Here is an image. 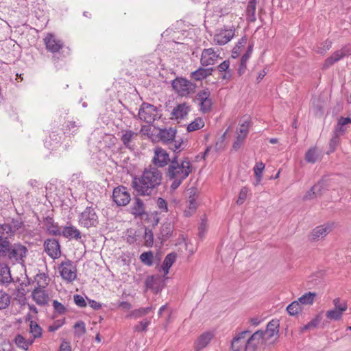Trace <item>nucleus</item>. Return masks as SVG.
I'll use <instances>...</instances> for the list:
<instances>
[{
    "mask_svg": "<svg viewBox=\"0 0 351 351\" xmlns=\"http://www.w3.org/2000/svg\"><path fill=\"white\" fill-rule=\"evenodd\" d=\"M332 302L335 308L341 311L342 313L347 310L348 305L346 301H341L339 298H335L333 300Z\"/></svg>",
    "mask_w": 351,
    "mask_h": 351,
    "instance_id": "nucleus-52",
    "label": "nucleus"
},
{
    "mask_svg": "<svg viewBox=\"0 0 351 351\" xmlns=\"http://www.w3.org/2000/svg\"><path fill=\"white\" fill-rule=\"evenodd\" d=\"M317 296V293L314 292H307L300 296L297 300L302 306V305H312Z\"/></svg>",
    "mask_w": 351,
    "mask_h": 351,
    "instance_id": "nucleus-34",
    "label": "nucleus"
},
{
    "mask_svg": "<svg viewBox=\"0 0 351 351\" xmlns=\"http://www.w3.org/2000/svg\"><path fill=\"white\" fill-rule=\"evenodd\" d=\"M339 136H340L339 134L335 132L332 138L330 139V147L332 152H333L335 149L337 145L339 143Z\"/></svg>",
    "mask_w": 351,
    "mask_h": 351,
    "instance_id": "nucleus-62",
    "label": "nucleus"
},
{
    "mask_svg": "<svg viewBox=\"0 0 351 351\" xmlns=\"http://www.w3.org/2000/svg\"><path fill=\"white\" fill-rule=\"evenodd\" d=\"M213 337V334L210 332H206L202 334L195 342V350L199 351L205 348Z\"/></svg>",
    "mask_w": 351,
    "mask_h": 351,
    "instance_id": "nucleus-27",
    "label": "nucleus"
},
{
    "mask_svg": "<svg viewBox=\"0 0 351 351\" xmlns=\"http://www.w3.org/2000/svg\"><path fill=\"white\" fill-rule=\"evenodd\" d=\"M319 153L317 149L314 147H311L305 154V160L309 163H315L319 158Z\"/></svg>",
    "mask_w": 351,
    "mask_h": 351,
    "instance_id": "nucleus-41",
    "label": "nucleus"
},
{
    "mask_svg": "<svg viewBox=\"0 0 351 351\" xmlns=\"http://www.w3.org/2000/svg\"><path fill=\"white\" fill-rule=\"evenodd\" d=\"M252 52V46L250 45L246 52L242 56L240 60V64L238 69V73L239 75H242L246 70V63L249 60Z\"/></svg>",
    "mask_w": 351,
    "mask_h": 351,
    "instance_id": "nucleus-32",
    "label": "nucleus"
},
{
    "mask_svg": "<svg viewBox=\"0 0 351 351\" xmlns=\"http://www.w3.org/2000/svg\"><path fill=\"white\" fill-rule=\"evenodd\" d=\"M247 338L248 351H256L258 347L265 340L262 330H258Z\"/></svg>",
    "mask_w": 351,
    "mask_h": 351,
    "instance_id": "nucleus-19",
    "label": "nucleus"
},
{
    "mask_svg": "<svg viewBox=\"0 0 351 351\" xmlns=\"http://www.w3.org/2000/svg\"><path fill=\"white\" fill-rule=\"evenodd\" d=\"M332 230L330 224H324L314 228L311 233V239L316 241L325 237Z\"/></svg>",
    "mask_w": 351,
    "mask_h": 351,
    "instance_id": "nucleus-21",
    "label": "nucleus"
},
{
    "mask_svg": "<svg viewBox=\"0 0 351 351\" xmlns=\"http://www.w3.org/2000/svg\"><path fill=\"white\" fill-rule=\"evenodd\" d=\"M14 341L19 348L27 350L29 347L34 343V339H26L21 335H17L15 337Z\"/></svg>",
    "mask_w": 351,
    "mask_h": 351,
    "instance_id": "nucleus-36",
    "label": "nucleus"
},
{
    "mask_svg": "<svg viewBox=\"0 0 351 351\" xmlns=\"http://www.w3.org/2000/svg\"><path fill=\"white\" fill-rule=\"evenodd\" d=\"M279 322L276 319L271 320L267 325L266 330H263V337L265 341L271 339L278 333Z\"/></svg>",
    "mask_w": 351,
    "mask_h": 351,
    "instance_id": "nucleus-23",
    "label": "nucleus"
},
{
    "mask_svg": "<svg viewBox=\"0 0 351 351\" xmlns=\"http://www.w3.org/2000/svg\"><path fill=\"white\" fill-rule=\"evenodd\" d=\"M58 271L62 278L67 282H72L77 278L76 265L71 260L62 261L58 266Z\"/></svg>",
    "mask_w": 351,
    "mask_h": 351,
    "instance_id": "nucleus-7",
    "label": "nucleus"
},
{
    "mask_svg": "<svg viewBox=\"0 0 351 351\" xmlns=\"http://www.w3.org/2000/svg\"><path fill=\"white\" fill-rule=\"evenodd\" d=\"M219 72H224L221 78L226 80H230L232 77V71L230 69V60H226L217 66Z\"/></svg>",
    "mask_w": 351,
    "mask_h": 351,
    "instance_id": "nucleus-33",
    "label": "nucleus"
},
{
    "mask_svg": "<svg viewBox=\"0 0 351 351\" xmlns=\"http://www.w3.org/2000/svg\"><path fill=\"white\" fill-rule=\"evenodd\" d=\"M145 283L147 289L152 290L155 293H159L163 287V281L158 275L148 276Z\"/></svg>",
    "mask_w": 351,
    "mask_h": 351,
    "instance_id": "nucleus-20",
    "label": "nucleus"
},
{
    "mask_svg": "<svg viewBox=\"0 0 351 351\" xmlns=\"http://www.w3.org/2000/svg\"><path fill=\"white\" fill-rule=\"evenodd\" d=\"M12 199L9 190L7 188L0 186V209L9 206Z\"/></svg>",
    "mask_w": 351,
    "mask_h": 351,
    "instance_id": "nucleus-30",
    "label": "nucleus"
},
{
    "mask_svg": "<svg viewBox=\"0 0 351 351\" xmlns=\"http://www.w3.org/2000/svg\"><path fill=\"white\" fill-rule=\"evenodd\" d=\"M171 84L175 92L181 97H187L193 93L196 88L195 84L183 77H176Z\"/></svg>",
    "mask_w": 351,
    "mask_h": 351,
    "instance_id": "nucleus-5",
    "label": "nucleus"
},
{
    "mask_svg": "<svg viewBox=\"0 0 351 351\" xmlns=\"http://www.w3.org/2000/svg\"><path fill=\"white\" fill-rule=\"evenodd\" d=\"M190 110V106L186 103L178 104L171 112V115L176 119H182L187 115Z\"/></svg>",
    "mask_w": 351,
    "mask_h": 351,
    "instance_id": "nucleus-28",
    "label": "nucleus"
},
{
    "mask_svg": "<svg viewBox=\"0 0 351 351\" xmlns=\"http://www.w3.org/2000/svg\"><path fill=\"white\" fill-rule=\"evenodd\" d=\"M157 206L161 212H167L168 207L167 202L162 197H158L157 199Z\"/></svg>",
    "mask_w": 351,
    "mask_h": 351,
    "instance_id": "nucleus-63",
    "label": "nucleus"
},
{
    "mask_svg": "<svg viewBox=\"0 0 351 351\" xmlns=\"http://www.w3.org/2000/svg\"><path fill=\"white\" fill-rule=\"evenodd\" d=\"M96 207L87 206L79 216V223L85 228L95 227L98 223V216L95 211Z\"/></svg>",
    "mask_w": 351,
    "mask_h": 351,
    "instance_id": "nucleus-6",
    "label": "nucleus"
},
{
    "mask_svg": "<svg viewBox=\"0 0 351 351\" xmlns=\"http://www.w3.org/2000/svg\"><path fill=\"white\" fill-rule=\"evenodd\" d=\"M120 139L124 147L130 151L135 149V141L137 138L138 133L131 130H123L120 132Z\"/></svg>",
    "mask_w": 351,
    "mask_h": 351,
    "instance_id": "nucleus-14",
    "label": "nucleus"
},
{
    "mask_svg": "<svg viewBox=\"0 0 351 351\" xmlns=\"http://www.w3.org/2000/svg\"><path fill=\"white\" fill-rule=\"evenodd\" d=\"M250 127V121L245 120L243 123H241L240 125L239 128L237 130V134H241L245 137H247Z\"/></svg>",
    "mask_w": 351,
    "mask_h": 351,
    "instance_id": "nucleus-51",
    "label": "nucleus"
},
{
    "mask_svg": "<svg viewBox=\"0 0 351 351\" xmlns=\"http://www.w3.org/2000/svg\"><path fill=\"white\" fill-rule=\"evenodd\" d=\"M32 296L34 301L39 306H45L48 302L49 295L45 289L34 288Z\"/></svg>",
    "mask_w": 351,
    "mask_h": 351,
    "instance_id": "nucleus-22",
    "label": "nucleus"
},
{
    "mask_svg": "<svg viewBox=\"0 0 351 351\" xmlns=\"http://www.w3.org/2000/svg\"><path fill=\"white\" fill-rule=\"evenodd\" d=\"M64 319L55 321L53 324L50 325L48 328L49 332H55L58 330L64 324Z\"/></svg>",
    "mask_w": 351,
    "mask_h": 351,
    "instance_id": "nucleus-61",
    "label": "nucleus"
},
{
    "mask_svg": "<svg viewBox=\"0 0 351 351\" xmlns=\"http://www.w3.org/2000/svg\"><path fill=\"white\" fill-rule=\"evenodd\" d=\"M331 46L332 42L327 40L318 45L315 49V51L319 54L324 55L331 48Z\"/></svg>",
    "mask_w": 351,
    "mask_h": 351,
    "instance_id": "nucleus-48",
    "label": "nucleus"
},
{
    "mask_svg": "<svg viewBox=\"0 0 351 351\" xmlns=\"http://www.w3.org/2000/svg\"><path fill=\"white\" fill-rule=\"evenodd\" d=\"M258 0H249L246 8V16L247 19L250 22H254L256 20V10Z\"/></svg>",
    "mask_w": 351,
    "mask_h": 351,
    "instance_id": "nucleus-31",
    "label": "nucleus"
},
{
    "mask_svg": "<svg viewBox=\"0 0 351 351\" xmlns=\"http://www.w3.org/2000/svg\"><path fill=\"white\" fill-rule=\"evenodd\" d=\"M350 123H351L350 118L341 117L338 121L335 132L340 135L343 134L348 130V124Z\"/></svg>",
    "mask_w": 351,
    "mask_h": 351,
    "instance_id": "nucleus-37",
    "label": "nucleus"
},
{
    "mask_svg": "<svg viewBox=\"0 0 351 351\" xmlns=\"http://www.w3.org/2000/svg\"><path fill=\"white\" fill-rule=\"evenodd\" d=\"M321 321V318L317 315L307 324L303 327V330H309L315 328Z\"/></svg>",
    "mask_w": 351,
    "mask_h": 351,
    "instance_id": "nucleus-56",
    "label": "nucleus"
},
{
    "mask_svg": "<svg viewBox=\"0 0 351 351\" xmlns=\"http://www.w3.org/2000/svg\"><path fill=\"white\" fill-rule=\"evenodd\" d=\"M12 281L10 269L8 264L4 262L0 263V284L8 285Z\"/></svg>",
    "mask_w": 351,
    "mask_h": 351,
    "instance_id": "nucleus-25",
    "label": "nucleus"
},
{
    "mask_svg": "<svg viewBox=\"0 0 351 351\" xmlns=\"http://www.w3.org/2000/svg\"><path fill=\"white\" fill-rule=\"evenodd\" d=\"M315 197H317L315 191L313 190V186L308 190L303 197V200H311Z\"/></svg>",
    "mask_w": 351,
    "mask_h": 351,
    "instance_id": "nucleus-64",
    "label": "nucleus"
},
{
    "mask_svg": "<svg viewBox=\"0 0 351 351\" xmlns=\"http://www.w3.org/2000/svg\"><path fill=\"white\" fill-rule=\"evenodd\" d=\"M219 58V50H215L213 48L204 49L202 51L200 64L202 66L214 65Z\"/></svg>",
    "mask_w": 351,
    "mask_h": 351,
    "instance_id": "nucleus-11",
    "label": "nucleus"
},
{
    "mask_svg": "<svg viewBox=\"0 0 351 351\" xmlns=\"http://www.w3.org/2000/svg\"><path fill=\"white\" fill-rule=\"evenodd\" d=\"M192 165L189 158H184L179 161L178 156L175 155L171 160L168 167L167 176L173 182L171 189H178L189 174L192 172Z\"/></svg>",
    "mask_w": 351,
    "mask_h": 351,
    "instance_id": "nucleus-3",
    "label": "nucleus"
},
{
    "mask_svg": "<svg viewBox=\"0 0 351 351\" xmlns=\"http://www.w3.org/2000/svg\"><path fill=\"white\" fill-rule=\"evenodd\" d=\"M140 259L143 263L150 266L153 263V253L152 252H143L141 254Z\"/></svg>",
    "mask_w": 351,
    "mask_h": 351,
    "instance_id": "nucleus-53",
    "label": "nucleus"
},
{
    "mask_svg": "<svg viewBox=\"0 0 351 351\" xmlns=\"http://www.w3.org/2000/svg\"><path fill=\"white\" fill-rule=\"evenodd\" d=\"M351 54V47L348 46L343 47L341 49L335 51L324 62L322 69H327L333 65L335 62L341 60L343 58Z\"/></svg>",
    "mask_w": 351,
    "mask_h": 351,
    "instance_id": "nucleus-12",
    "label": "nucleus"
},
{
    "mask_svg": "<svg viewBox=\"0 0 351 351\" xmlns=\"http://www.w3.org/2000/svg\"><path fill=\"white\" fill-rule=\"evenodd\" d=\"M162 180V172L158 168L149 166L141 175L133 177L131 186L137 195L151 196L157 192Z\"/></svg>",
    "mask_w": 351,
    "mask_h": 351,
    "instance_id": "nucleus-2",
    "label": "nucleus"
},
{
    "mask_svg": "<svg viewBox=\"0 0 351 351\" xmlns=\"http://www.w3.org/2000/svg\"><path fill=\"white\" fill-rule=\"evenodd\" d=\"M45 252L53 259H56L60 256V245L58 240L55 239H48L44 243Z\"/></svg>",
    "mask_w": 351,
    "mask_h": 351,
    "instance_id": "nucleus-15",
    "label": "nucleus"
},
{
    "mask_svg": "<svg viewBox=\"0 0 351 351\" xmlns=\"http://www.w3.org/2000/svg\"><path fill=\"white\" fill-rule=\"evenodd\" d=\"M130 213L135 217H142L145 213L143 202L140 198H136L130 208Z\"/></svg>",
    "mask_w": 351,
    "mask_h": 351,
    "instance_id": "nucleus-29",
    "label": "nucleus"
},
{
    "mask_svg": "<svg viewBox=\"0 0 351 351\" xmlns=\"http://www.w3.org/2000/svg\"><path fill=\"white\" fill-rule=\"evenodd\" d=\"M234 36V29H222L214 36V42L219 45L228 43Z\"/></svg>",
    "mask_w": 351,
    "mask_h": 351,
    "instance_id": "nucleus-17",
    "label": "nucleus"
},
{
    "mask_svg": "<svg viewBox=\"0 0 351 351\" xmlns=\"http://www.w3.org/2000/svg\"><path fill=\"white\" fill-rule=\"evenodd\" d=\"M29 333L33 337L32 339L34 340L42 337L43 329L35 321H31L29 323Z\"/></svg>",
    "mask_w": 351,
    "mask_h": 351,
    "instance_id": "nucleus-39",
    "label": "nucleus"
},
{
    "mask_svg": "<svg viewBox=\"0 0 351 351\" xmlns=\"http://www.w3.org/2000/svg\"><path fill=\"white\" fill-rule=\"evenodd\" d=\"M176 134V130L173 128H160L157 136L163 143L168 145L170 149L180 152L184 149L183 141L181 138H177Z\"/></svg>",
    "mask_w": 351,
    "mask_h": 351,
    "instance_id": "nucleus-4",
    "label": "nucleus"
},
{
    "mask_svg": "<svg viewBox=\"0 0 351 351\" xmlns=\"http://www.w3.org/2000/svg\"><path fill=\"white\" fill-rule=\"evenodd\" d=\"M25 226L21 218L8 219L0 223V258L7 259L12 265H25L28 254L27 247L21 243H11L9 238H12Z\"/></svg>",
    "mask_w": 351,
    "mask_h": 351,
    "instance_id": "nucleus-1",
    "label": "nucleus"
},
{
    "mask_svg": "<svg viewBox=\"0 0 351 351\" xmlns=\"http://www.w3.org/2000/svg\"><path fill=\"white\" fill-rule=\"evenodd\" d=\"M138 117L147 123H152L156 119L160 117V114H159L158 108L154 105L143 103L138 110Z\"/></svg>",
    "mask_w": 351,
    "mask_h": 351,
    "instance_id": "nucleus-8",
    "label": "nucleus"
},
{
    "mask_svg": "<svg viewBox=\"0 0 351 351\" xmlns=\"http://www.w3.org/2000/svg\"><path fill=\"white\" fill-rule=\"evenodd\" d=\"M313 190L317 197L323 195L324 191L326 189V184L324 181H319L316 184L313 186Z\"/></svg>",
    "mask_w": 351,
    "mask_h": 351,
    "instance_id": "nucleus-55",
    "label": "nucleus"
},
{
    "mask_svg": "<svg viewBox=\"0 0 351 351\" xmlns=\"http://www.w3.org/2000/svg\"><path fill=\"white\" fill-rule=\"evenodd\" d=\"M265 169V164L262 162H256L254 167V175L256 176V184H258L262 179L263 171Z\"/></svg>",
    "mask_w": 351,
    "mask_h": 351,
    "instance_id": "nucleus-46",
    "label": "nucleus"
},
{
    "mask_svg": "<svg viewBox=\"0 0 351 351\" xmlns=\"http://www.w3.org/2000/svg\"><path fill=\"white\" fill-rule=\"evenodd\" d=\"M47 230L49 234L51 235H60L62 234V230L60 228L56 223H54L51 219H49L47 225Z\"/></svg>",
    "mask_w": 351,
    "mask_h": 351,
    "instance_id": "nucleus-44",
    "label": "nucleus"
},
{
    "mask_svg": "<svg viewBox=\"0 0 351 351\" xmlns=\"http://www.w3.org/2000/svg\"><path fill=\"white\" fill-rule=\"evenodd\" d=\"M73 327L75 329V336L77 337V338H80L86 332L85 324L83 321H78L75 324Z\"/></svg>",
    "mask_w": 351,
    "mask_h": 351,
    "instance_id": "nucleus-45",
    "label": "nucleus"
},
{
    "mask_svg": "<svg viewBox=\"0 0 351 351\" xmlns=\"http://www.w3.org/2000/svg\"><path fill=\"white\" fill-rule=\"evenodd\" d=\"M34 280L37 284L35 288L45 289L49 282V278L45 273H40L35 276Z\"/></svg>",
    "mask_w": 351,
    "mask_h": 351,
    "instance_id": "nucleus-38",
    "label": "nucleus"
},
{
    "mask_svg": "<svg viewBox=\"0 0 351 351\" xmlns=\"http://www.w3.org/2000/svg\"><path fill=\"white\" fill-rule=\"evenodd\" d=\"M189 194V199H188L189 208V210L194 211L197 208V199L198 195L196 192V189H190Z\"/></svg>",
    "mask_w": 351,
    "mask_h": 351,
    "instance_id": "nucleus-42",
    "label": "nucleus"
},
{
    "mask_svg": "<svg viewBox=\"0 0 351 351\" xmlns=\"http://www.w3.org/2000/svg\"><path fill=\"white\" fill-rule=\"evenodd\" d=\"M302 306L300 305L298 300L292 302L287 307V311L291 316L298 315L302 311Z\"/></svg>",
    "mask_w": 351,
    "mask_h": 351,
    "instance_id": "nucleus-40",
    "label": "nucleus"
},
{
    "mask_svg": "<svg viewBox=\"0 0 351 351\" xmlns=\"http://www.w3.org/2000/svg\"><path fill=\"white\" fill-rule=\"evenodd\" d=\"M176 258L177 254L174 252L170 253L165 256L162 266L165 274H167L169 273V270L172 265L176 262Z\"/></svg>",
    "mask_w": 351,
    "mask_h": 351,
    "instance_id": "nucleus-35",
    "label": "nucleus"
},
{
    "mask_svg": "<svg viewBox=\"0 0 351 351\" xmlns=\"http://www.w3.org/2000/svg\"><path fill=\"white\" fill-rule=\"evenodd\" d=\"M195 101L199 106V110L203 113L208 112L211 110L212 100L210 99V92L208 89H204L197 93Z\"/></svg>",
    "mask_w": 351,
    "mask_h": 351,
    "instance_id": "nucleus-9",
    "label": "nucleus"
},
{
    "mask_svg": "<svg viewBox=\"0 0 351 351\" xmlns=\"http://www.w3.org/2000/svg\"><path fill=\"white\" fill-rule=\"evenodd\" d=\"M214 71L215 69L213 67L204 68L200 66L196 71L192 72L190 77L193 80L201 81L211 75Z\"/></svg>",
    "mask_w": 351,
    "mask_h": 351,
    "instance_id": "nucleus-24",
    "label": "nucleus"
},
{
    "mask_svg": "<svg viewBox=\"0 0 351 351\" xmlns=\"http://www.w3.org/2000/svg\"><path fill=\"white\" fill-rule=\"evenodd\" d=\"M150 311L151 307L141 308L132 311L129 316L137 319L147 315Z\"/></svg>",
    "mask_w": 351,
    "mask_h": 351,
    "instance_id": "nucleus-49",
    "label": "nucleus"
},
{
    "mask_svg": "<svg viewBox=\"0 0 351 351\" xmlns=\"http://www.w3.org/2000/svg\"><path fill=\"white\" fill-rule=\"evenodd\" d=\"M62 234L69 239L80 240L82 238L81 232L75 226H64L62 230Z\"/></svg>",
    "mask_w": 351,
    "mask_h": 351,
    "instance_id": "nucleus-26",
    "label": "nucleus"
},
{
    "mask_svg": "<svg viewBox=\"0 0 351 351\" xmlns=\"http://www.w3.org/2000/svg\"><path fill=\"white\" fill-rule=\"evenodd\" d=\"M10 303V296L3 290H0V309L6 308Z\"/></svg>",
    "mask_w": 351,
    "mask_h": 351,
    "instance_id": "nucleus-47",
    "label": "nucleus"
},
{
    "mask_svg": "<svg viewBox=\"0 0 351 351\" xmlns=\"http://www.w3.org/2000/svg\"><path fill=\"white\" fill-rule=\"evenodd\" d=\"M153 163L158 167H163L170 161L169 156L167 151L160 147H157L154 151Z\"/></svg>",
    "mask_w": 351,
    "mask_h": 351,
    "instance_id": "nucleus-18",
    "label": "nucleus"
},
{
    "mask_svg": "<svg viewBox=\"0 0 351 351\" xmlns=\"http://www.w3.org/2000/svg\"><path fill=\"white\" fill-rule=\"evenodd\" d=\"M245 138H246V137L243 136V135L237 134L236 140L233 143L232 148L235 151H237L241 147V145L244 143Z\"/></svg>",
    "mask_w": 351,
    "mask_h": 351,
    "instance_id": "nucleus-57",
    "label": "nucleus"
},
{
    "mask_svg": "<svg viewBox=\"0 0 351 351\" xmlns=\"http://www.w3.org/2000/svg\"><path fill=\"white\" fill-rule=\"evenodd\" d=\"M250 331L244 330L239 332L233 338L231 342V348L232 351H248L247 337Z\"/></svg>",
    "mask_w": 351,
    "mask_h": 351,
    "instance_id": "nucleus-10",
    "label": "nucleus"
},
{
    "mask_svg": "<svg viewBox=\"0 0 351 351\" xmlns=\"http://www.w3.org/2000/svg\"><path fill=\"white\" fill-rule=\"evenodd\" d=\"M44 43L46 46V49L53 53L58 52L64 46L62 40L57 38L52 34H48L45 36Z\"/></svg>",
    "mask_w": 351,
    "mask_h": 351,
    "instance_id": "nucleus-16",
    "label": "nucleus"
},
{
    "mask_svg": "<svg viewBox=\"0 0 351 351\" xmlns=\"http://www.w3.org/2000/svg\"><path fill=\"white\" fill-rule=\"evenodd\" d=\"M248 190L246 187H243L239 194L238 199L237 200V204L239 205L242 204L244 201L246 199L247 196Z\"/></svg>",
    "mask_w": 351,
    "mask_h": 351,
    "instance_id": "nucleus-59",
    "label": "nucleus"
},
{
    "mask_svg": "<svg viewBox=\"0 0 351 351\" xmlns=\"http://www.w3.org/2000/svg\"><path fill=\"white\" fill-rule=\"evenodd\" d=\"M53 306L55 311L59 314H64L66 311L65 306L58 300L53 301Z\"/></svg>",
    "mask_w": 351,
    "mask_h": 351,
    "instance_id": "nucleus-58",
    "label": "nucleus"
},
{
    "mask_svg": "<svg viewBox=\"0 0 351 351\" xmlns=\"http://www.w3.org/2000/svg\"><path fill=\"white\" fill-rule=\"evenodd\" d=\"M149 324V319H144L135 326L134 330L137 332L146 331Z\"/></svg>",
    "mask_w": 351,
    "mask_h": 351,
    "instance_id": "nucleus-54",
    "label": "nucleus"
},
{
    "mask_svg": "<svg viewBox=\"0 0 351 351\" xmlns=\"http://www.w3.org/2000/svg\"><path fill=\"white\" fill-rule=\"evenodd\" d=\"M342 315L343 313L341 311L335 308L329 310L326 313V317L331 320H339L341 319Z\"/></svg>",
    "mask_w": 351,
    "mask_h": 351,
    "instance_id": "nucleus-50",
    "label": "nucleus"
},
{
    "mask_svg": "<svg viewBox=\"0 0 351 351\" xmlns=\"http://www.w3.org/2000/svg\"><path fill=\"white\" fill-rule=\"evenodd\" d=\"M112 199L119 206H126L130 201V194L123 186L116 187L113 190Z\"/></svg>",
    "mask_w": 351,
    "mask_h": 351,
    "instance_id": "nucleus-13",
    "label": "nucleus"
},
{
    "mask_svg": "<svg viewBox=\"0 0 351 351\" xmlns=\"http://www.w3.org/2000/svg\"><path fill=\"white\" fill-rule=\"evenodd\" d=\"M73 299L75 304L79 307L84 308L87 306V303L83 296L76 294L74 295Z\"/></svg>",
    "mask_w": 351,
    "mask_h": 351,
    "instance_id": "nucleus-60",
    "label": "nucleus"
},
{
    "mask_svg": "<svg viewBox=\"0 0 351 351\" xmlns=\"http://www.w3.org/2000/svg\"><path fill=\"white\" fill-rule=\"evenodd\" d=\"M204 126V121L203 119L197 117L188 125L187 130L188 132H193L202 128Z\"/></svg>",
    "mask_w": 351,
    "mask_h": 351,
    "instance_id": "nucleus-43",
    "label": "nucleus"
}]
</instances>
